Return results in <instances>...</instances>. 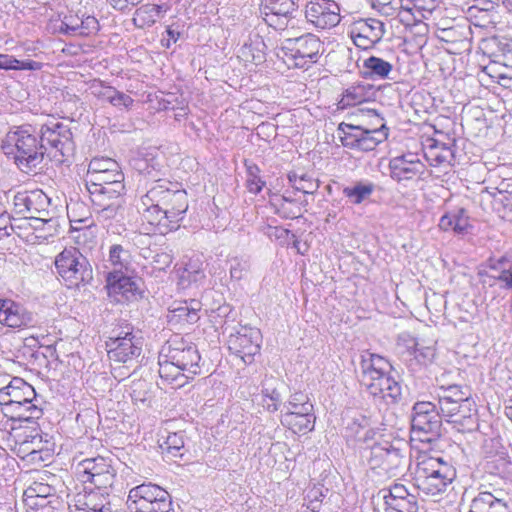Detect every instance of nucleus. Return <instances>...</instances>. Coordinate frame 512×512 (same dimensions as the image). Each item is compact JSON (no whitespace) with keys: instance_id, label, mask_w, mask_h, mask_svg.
I'll list each match as a JSON object with an SVG mask.
<instances>
[{"instance_id":"1","label":"nucleus","mask_w":512,"mask_h":512,"mask_svg":"<svg viewBox=\"0 0 512 512\" xmlns=\"http://www.w3.org/2000/svg\"><path fill=\"white\" fill-rule=\"evenodd\" d=\"M43 148L40 132L36 133L31 125L10 130L1 143L3 153L13 158L17 167L27 174L40 167L45 156Z\"/></svg>"},{"instance_id":"2","label":"nucleus","mask_w":512,"mask_h":512,"mask_svg":"<svg viewBox=\"0 0 512 512\" xmlns=\"http://www.w3.org/2000/svg\"><path fill=\"white\" fill-rule=\"evenodd\" d=\"M360 112L363 117L366 116L369 119V122L356 125L342 122L337 132L344 147L369 152L387 140L388 128L384 118L376 110L368 109Z\"/></svg>"},{"instance_id":"3","label":"nucleus","mask_w":512,"mask_h":512,"mask_svg":"<svg viewBox=\"0 0 512 512\" xmlns=\"http://www.w3.org/2000/svg\"><path fill=\"white\" fill-rule=\"evenodd\" d=\"M442 415L440 409L429 401L417 402L413 406L411 441L420 443V450H430L441 437Z\"/></svg>"},{"instance_id":"4","label":"nucleus","mask_w":512,"mask_h":512,"mask_svg":"<svg viewBox=\"0 0 512 512\" xmlns=\"http://www.w3.org/2000/svg\"><path fill=\"white\" fill-rule=\"evenodd\" d=\"M323 43L316 35L307 33L300 37L285 39L276 49V56L288 67L309 68L318 61Z\"/></svg>"},{"instance_id":"5","label":"nucleus","mask_w":512,"mask_h":512,"mask_svg":"<svg viewBox=\"0 0 512 512\" xmlns=\"http://www.w3.org/2000/svg\"><path fill=\"white\" fill-rule=\"evenodd\" d=\"M147 202H156L167 214L170 220L176 222V227H180V222L188 210V196L184 189L178 187L167 180L159 179L155 181L146 192Z\"/></svg>"},{"instance_id":"6","label":"nucleus","mask_w":512,"mask_h":512,"mask_svg":"<svg viewBox=\"0 0 512 512\" xmlns=\"http://www.w3.org/2000/svg\"><path fill=\"white\" fill-rule=\"evenodd\" d=\"M40 139L45 155L56 164L70 162L75 154L73 134L68 125L50 121L40 128Z\"/></svg>"},{"instance_id":"7","label":"nucleus","mask_w":512,"mask_h":512,"mask_svg":"<svg viewBox=\"0 0 512 512\" xmlns=\"http://www.w3.org/2000/svg\"><path fill=\"white\" fill-rule=\"evenodd\" d=\"M58 276L68 288H78L93 279V269L86 256L75 247L65 248L55 258Z\"/></svg>"},{"instance_id":"8","label":"nucleus","mask_w":512,"mask_h":512,"mask_svg":"<svg viewBox=\"0 0 512 512\" xmlns=\"http://www.w3.org/2000/svg\"><path fill=\"white\" fill-rule=\"evenodd\" d=\"M0 399L3 404L10 407L18 418L25 420L38 419L42 415V409L32 403L36 399L33 386L22 378L15 377L7 386L1 388Z\"/></svg>"},{"instance_id":"9","label":"nucleus","mask_w":512,"mask_h":512,"mask_svg":"<svg viewBox=\"0 0 512 512\" xmlns=\"http://www.w3.org/2000/svg\"><path fill=\"white\" fill-rule=\"evenodd\" d=\"M127 504L131 512H173L169 492L152 482L132 488Z\"/></svg>"},{"instance_id":"10","label":"nucleus","mask_w":512,"mask_h":512,"mask_svg":"<svg viewBox=\"0 0 512 512\" xmlns=\"http://www.w3.org/2000/svg\"><path fill=\"white\" fill-rule=\"evenodd\" d=\"M484 54L490 58V63L484 70L492 78L512 80V41L506 38L491 37L483 41Z\"/></svg>"},{"instance_id":"11","label":"nucleus","mask_w":512,"mask_h":512,"mask_svg":"<svg viewBox=\"0 0 512 512\" xmlns=\"http://www.w3.org/2000/svg\"><path fill=\"white\" fill-rule=\"evenodd\" d=\"M162 351L165 353L164 357L174 361V364L176 363L191 379L201 373V356L196 345L192 342L183 338L174 339L169 341L167 346L162 348Z\"/></svg>"},{"instance_id":"12","label":"nucleus","mask_w":512,"mask_h":512,"mask_svg":"<svg viewBox=\"0 0 512 512\" xmlns=\"http://www.w3.org/2000/svg\"><path fill=\"white\" fill-rule=\"evenodd\" d=\"M50 198L42 190L22 191L14 195L15 214L24 218L49 221Z\"/></svg>"},{"instance_id":"13","label":"nucleus","mask_w":512,"mask_h":512,"mask_svg":"<svg viewBox=\"0 0 512 512\" xmlns=\"http://www.w3.org/2000/svg\"><path fill=\"white\" fill-rule=\"evenodd\" d=\"M340 6L334 0H312L305 6L307 23L318 30L331 29L341 21Z\"/></svg>"},{"instance_id":"14","label":"nucleus","mask_w":512,"mask_h":512,"mask_svg":"<svg viewBox=\"0 0 512 512\" xmlns=\"http://www.w3.org/2000/svg\"><path fill=\"white\" fill-rule=\"evenodd\" d=\"M261 340L259 329L244 326L231 334L227 343L232 354L240 357L245 364H251L254 356L260 351Z\"/></svg>"},{"instance_id":"15","label":"nucleus","mask_w":512,"mask_h":512,"mask_svg":"<svg viewBox=\"0 0 512 512\" xmlns=\"http://www.w3.org/2000/svg\"><path fill=\"white\" fill-rule=\"evenodd\" d=\"M299 0H262L261 13L265 22L275 29L283 30L298 11Z\"/></svg>"},{"instance_id":"16","label":"nucleus","mask_w":512,"mask_h":512,"mask_svg":"<svg viewBox=\"0 0 512 512\" xmlns=\"http://www.w3.org/2000/svg\"><path fill=\"white\" fill-rule=\"evenodd\" d=\"M390 176L397 182L422 179L426 166L414 153L393 157L389 162Z\"/></svg>"},{"instance_id":"17","label":"nucleus","mask_w":512,"mask_h":512,"mask_svg":"<svg viewBox=\"0 0 512 512\" xmlns=\"http://www.w3.org/2000/svg\"><path fill=\"white\" fill-rule=\"evenodd\" d=\"M362 386L373 398L386 404H396L402 399V384L390 372L380 374Z\"/></svg>"},{"instance_id":"18","label":"nucleus","mask_w":512,"mask_h":512,"mask_svg":"<svg viewBox=\"0 0 512 512\" xmlns=\"http://www.w3.org/2000/svg\"><path fill=\"white\" fill-rule=\"evenodd\" d=\"M108 295L113 301L123 303L137 299L139 287L137 283L122 272H110L106 278Z\"/></svg>"},{"instance_id":"19","label":"nucleus","mask_w":512,"mask_h":512,"mask_svg":"<svg viewBox=\"0 0 512 512\" xmlns=\"http://www.w3.org/2000/svg\"><path fill=\"white\" fill-rule=\"evenodd\" d=\"M142 337L136 334L122 340H106L108 357L115 362L127 363L141 355Z\"/></svg>"},{"instance_id":"20","label":"nucleus","mask_w":512,"mask_h":512,"mask_svg":"<svg viewBox=\"0 0 512 512\" xmlns=\"http://www.w3.org/2000/svg\"><path fill=\"white\" fill-rule=\"evenodd\" d=\"M0 324L10 328H23L33 324V315L22 304L0 298Z\"/></svg>"},{"instance_id":"21","label":"nucleus","mask_w":512,"mask_h":512,"mask_svg":"<svg viewBox=\"0 0 512 512\" xmlns=\"http://www.w3.org/2000/svg\"><path fill=\"white\" fill-rule=\"evenodd\" d=\"M99 30V22L94 16L72 13L64 15L59 31L70 36H88Z\"/></svg>"},{"instance_id":"22","label":"nucleus","mask_w":512,"mask_h":512,"mask_svg":"<svg viewBox=\"0 0 512 512\" xmlns=\"http://www.w3.org/2000/svg\"><path fill=\"white\" fill-rule=\"evenodd\" d=\"M448 407L439 406L441 415L447 422L459 425L462 429H472L476 423L474 401L472 399L448 404Z\"/></svg>"},{"instance_id":"23","label":"nucleus","mask_w":512,"mask_h":512,"mask_svg":"<svg viewBox=\"0 0 512 512\" xmlns=\"http://www.w3.org/2000/svg\"><path fill=\"white\" fill-rule=\"evenodd\" d=\"M142 204L145 206L143 211V219L153 227V232L166 235L171 231L177 230L176 222L170 220L167 214L161 209L156 202H147L146 194L141 198Z\"/></svg>"},{"instance_id":"24","label":"nucleus","mask_w":512,"mask_h":512,"mask_svg":"<svg viewBox=\"0 0 512 512\" xmlns=\"http://www.w3.org/2000/svg\"><path fill=\"white\" fill-rule=\"evenodd\" d=\"M377 94L378 89L374 85L365 82L356 83L343 91L338 107L345 109L364 102H370L376 99Z\"/></svg>"},{"instance_id":"25","label":"nucleus","mask_w":512,"mask_h":512,"mask_svg":"<svg viewBox=\"0 0 512 512\" xmlns=\"http://www.w3.org/2000/svg\"><path fill=\"white\" fill-rule=\"evenodd\" d=\"M93 484L94 482H89V486H84L83 490L75 495V506L86 507L96 512H111L108 495H105L99 487H94Z\"/></svg>"},{"instance_id":"26","label":"nucleus","mask_w":512,"mask_h":512,"mask_svg":"<svg viewBox=\"0 0 512 512\" xmlns=\"http://www.w3.org/2000/svg\"><path fill=\"white\" fill-rule=\"evenodd\" d=\"M360 368V382L362 385L373 378L378 377V375L385 372H391L392 370V366L387 359L378 354L369 352H366L361 356Z\"/></svg>"},{"instance_id":"27","label":"nucleus","mask_w":512,"mask_h":512,"mask_svg":"<svg viewBox=\"0 0 512 512\" xmlns=\"http://www.w3.org/2000/svg\"><path fill=\"white\" fill-rule=\"evenodd\" d=\"M165 353L161 350L159 354V376L164 383L171 385L172 388L183 387L190 378L174 361L164 357Z\"/></svg>"},{"instance_id":"28","label":"nucleus","mask_w":512,"mask_h":512,"mask_svg":"<svg viewBox=\"0 0 512 512\" xmlns=\"http://www.w3.org/2000/svg\"><path fill=\"white\" fill-rule=\"evenodd\" d=\"M201 303L197 300L173 303L169 309L168 320L175 324H194L199 320Z\"/></svg>"},{"instance_id":"29","label":"nucleus","mask_w":512,"mask_h":512,"mask_svg":"<svg viewBox=\"0 0 512 512\" xmlns=\"http://www.w3.org/2000/svg\"><path fill=\"white\" fill-rule=\"evenodd\" d=\"M266 44L259 34L250 35L238 51V57L245 63L259 65L266 60Z\"/></svg>"},{"instance_id":"30","label":"nucleus","mask_w":512,"mask_h":512,"mask_svg":"<svg viewBox=\"0 0 512 512\" xmlns=\"http://www.w3.org/2000/svg\"><path fill=\"white\" fill-rule=\"evenodd\" d=\"M169 7L166 4L158 5L147 3L138 7L134 13L133 23L137 28H148L164 17Z\"/></svg>"},{"instance_id":"31","label":"nucleus","mask_w":512,"mask_h":512,"mask_svg":"<svg viewBox=\"0 0 512 512\" xmlns=\"http://www.w3.org/2000/svg\"><path fill=\"white\" fill-rule=\"evenodd\" d=\"M159 441V449L166 461H175L176 458H182L187 449L185 447V435L183 431L168 433Z\"/></svg>"},{"instance_id":"32","label":"nucleus","mask_w":512,"mask_h":512,"mask_svg":"<svg viewBox=\"0 0 512 512\" xmlns=\"http://www.w3.org/2000/svg\"><path fill=\"white\" fill-rule=\"evenodd\" d=\"M439 228L443 231L452 230L454 233L462 235L467 233L469 217L464 208H456L445 213L439 220Z\"/></svg>"},{"instance_id":"33","label":"nucleus","mask_w":512,"mask_h":512,"mask_svg":"<svg viewBox=\"0 0 512 512\" xmlns=\"http://www.w3.org/2000/svg\"><path fill=\"white\" fill-rule=\"evenodd\" d=\"M93 206H103L109 203H121V197L125 190L124 184H114L109 187L87 188Z\"/></svg>"},{"instance_id":"34","label":"nucleus","mask_w":512,"mask_h":512,"mask_svg":"<svg viewBox=\"0 0 512 512\" xmlns=\"http://www.w3.org/2000/svg\"><path fill=\"white\" fill-rule=\"evenodd\" d=\"M279 385L280 381L273 377H266L262 382V405L269 412L277 411L282 403Z\"/></svg>"},{"instance_id":"35","label":"nucleus","mask_w":512,"mask_h":512,"mask_svg":"<svg viewBox=\"0 0 512 512\" xmlns=\"http://www.w3.org/2000/svg\"><path fill=\"white\" fill-rule=\"evenodd\" d=\"M353 33L367 37L369 40L379 42L384 34V23L378 19H359L352 25Z\"/></svg>"},{"instance_id":"36","label":"nucleus","mask_w":512,"mask_h":512,"mask_svg":"<svg viewBox=\"0 0 512 512\" xmlns=\"http://www.w3.org/2000/svg\"><path fill=\"white\" fill-rule=\"evenodd\" d=\"M363 74L371 79H387L392 72L393 65L376 56H370L363 60Z\"/></svg>"},{"instance_id":"37","label":"nucleus","mask_w":512,"mask_h":512,"mask_svg":"<svg viewBox=\"0 0 512 512\" xmlns=\"http://www.w3.org/2000/svg\"><path fill=\"white\" fill-rule=\"evenodd\" d=\"M124 174L120 170V167L116 169H110L102 174H87L86 175V187H109L114 184H124Z\"/></svg>"},{"instance_id":"38","label":"nucleus","mask_w":512,"mask_h":512,"mask_svg":"<svg viewBox=\"0 0 512 512\" xmlns=\"http://www.w3.org/2000/svg\"><path fill=\"white\" fill-rule=\"evenodd\" d=\"M370 420L362 415H355L346 426V437L354 438L357 441H366L370 433Z\"/></svg>"},{"instance_id":"39","label":"nucleus","mask_w":512,"mask_h":512,"mask_svg":"<svg viewBox=\"0 0 512 512\" xmlns=\"http://www.w3.org/2000/svg\"><path fill=\"white\" fill-rule=\"evenodd\" d=\"M83 473L90 476V478L104 476L105 479L113 477L110 471V464L103 457H96L85 459L80 463Z\"/></svg>"},{"instance_id":"40","label":"nucleus","mask_w":512,"mask_h":512,"mask_svg":"<svg viewBox=\"0 0 512 512\" xmlns=\"http://www.w3.org/2000/svg\"><path fill=\"white\" fill-rule=\"evenodd\" d=\"M108 261L114 268V272H122L131 262V252L122 244H112L109 248Z\"/></svg>"},{"instance_id":"41","label":"nucleus","mask_w":512,"mask_h":512,"mask_svg":"<svg viewBox=\"0 0 512 512\" xmlns=\"http://www.w3.org/2000/svg\"><path fill=\"white\" fill-rule=\"evenodd\" d=\"M438 393V404L449 408L448 404H454L465 400H470V394L459 385L441 386Z\"/></svg>"},{"instance_id":"42","label":"nucleus","mask_w":512,"mask_h":512,"mask_svg":"<svg viewBox=\"0 0 512 512\" xmlns=\"http://www.w3.org/2000/svg\"><path fill=\"white\" fill-rule=\"evenodd\" d=\"M281 423L295 433H306L314 429L315 416L314 414L305 416L282 415Z\"/></svg>"},{"instance_id":"43","label":"nucleus","mask_w":512,"mask_h":512,"mask_svg":"<svg viewBox=\"0 0 512 512\" xmlns=\"http://www.w3.org/2000/svg\"><path fill=\"white\" fill-rule=\"evenodd\" d=\"M484 471L492 477H499L502 480H507L512 474V463L504 456H500L486 461L484 464Z\"/></svg>"},{"instance_id":"44","label":"nucleus","mask_w":512,"mask_h":512,"mask_svg":"<svg viewBox=\"0 0 512 512\" xmlns=\"http://www.w3.org/2000/svg\"><path fill=\"white\" fill-rule=\"evenodd\" d=\"M374 191V184L358 182L354 186L345 187L343 194L352 204H361L368 199Z\"/></svg>"},{"instance_id":"45","label":"nucleus","mask_w":512,"mask_h":512,"mask_svg":"<svg viewBox=\"0 0 512 512\" xmlns=\"http://www.w3.org/2000/svg\"><path fill=\"white\" fill-rule=\"evenodd\" d=\"M55 493L56 488L48 482H32V484L24 490L23 495L26 501H31L38 498L46 499Z\"/></svg>"},{"instance_id":"46","label":"nucleus","mask_w":512,"mask_h":512,"mask_svg":"<svg viewBox=\"0 0 512 512\" xmlns=\"http://www.w3.org/2000/svg\"><path fill=\"white\" fill-rule=\"evenodd\" d=\"M328 492L327 488H324L322 482H313L312 485L309 486L306 490V498L308 500V508L312 511H316L323 498L326 496Z\"/></svg>"},{"instance_id":"47","label":"nucleus","mask_w":512,"mask_h":512,"mask_svg":"<svg viewBox=\"0 0 512 512\" xmlns=\"http://www.w3.org/2000/svg\"><path fill=\"white\" fill-rule=\"evenodd\" d=\"M385 505L390 503H398L397 500L415 499V496L411 493L409 488L395 482L394 485L389 489L388 493L383 496Z\"/></svg>"},{"instance_id":"48","label":"nucleus","mask_w":512,"mask_h":512,"mask_svg":"<svg viewBox=\"0 0 512 512\" xmlns=\"http://www.w3.org/2000/svg\"><path fill=\"white\" fill-rule=\"evenodd\" d=\"M413 490L426 496H436L444 492L449 482H409Z\"/></svg>"},{"instance_id":"49","label":"nucleus","mask_w":512,"mask_h":512,"mask_svg":"<svg viewBox=\"0 0 512 512\" xmlns=\"http://www.w3.org/2000/svg\"><path fill=\"white\" fill-rule=\"evenodd\" d=\"M265 186V181H263L259 176V168L256 165H249L247 167V179H246V187L250 193L258 194L262 191Z\"/></svg>"},{"instance_id":"50","label":"nucleus","mask_w":512,"mask_h":512,"mask_svg":"<svg viewBox=\"0 0 512 512\" xmlns=\"http://www.w3.org/2000/svg\"><path fill=\"white\" fill-rule=\"evenodd\" d=\"M483 453L487 457H500L505 455V448L500 436L486 438L482 445Z\"/></svg>"},{"instance_id":"51","label":"nucleus","mask_w":512,"mask_h":512,"mask_svg":"<svg viewBox=\"0 0 512 512\" xmlns=\"http://www.w3.org/2000/svg\"><path fill=\"white\" fill-rule=\"evenodd\" d=\"M250 269V262L243 257H234L230 260V277L233 280H242Z\"/></svg>"},{"instance_id":"52","label":"nucleus","mask_w":512,"mask_h":512,"mask_svg":"<svg viewBox=\"0 0 512 512\" xmlns=\"http://www.w3.org/2000/svg\"><path fill=\"white\" fill-rule=\"evenodd\" d=\"M118 166L119 164L111 158H94L89 163L87 174H102Z\"/></svg>"},{"instance_id":"53","label":"nucleus","mask_w":512,"mask_h":512,"mask_svg":"<svg viewBox=\"0 0 512 512\" xmlns=\"http://www.w3.org/2000/svg\"><path fill=\"white\" fill-rule=\"evenodd\" d=\"M93 208L97 214L98 221H107L117 216L121 203H109L103 206H93Z\"/></svg>"},{"instance_id":"54","label":"nucleus","mask_w":512,"mask_h":512,"mask_svg":"<svg viewBox=\"0 0 512 512\" xmlns=\"http://www.w3.org/2000/svg\"><path fill=\"white\" fill-rule=\"evenodd\" d=\"M90 89L92 95L97 99L109 102L115 88L104 84L102 81H94Z\"/></svg>"},{"instance_id":"55","label":"nucleus","mask_w":512,"mask_h":512,"mask_svg":"<svg viewBox=\"0 0 512 512\" xmlns=\"http://www.w3.org/2000/svg\"><path fill=\"white\" fill-rule=\"evenodd\" d=\"M386 505V512H418V506L415 499L397 500Z\"/></svg>"},{"instance_id":"56","label":"nucleus","mask_w":512,"mask_h":512,"mask_svg":"<svg viewBox=\"0 0 512 512\" xmlns=\"http://www.w3.org/2000/svg\"><path fill=\"white\" fill-rule=\"evenodd\" d=\"M109 103L116 108L128 110L133 105L134 100L128 94L114 89Z\"/></svg>"},{"instance_id":"57","label":"nucleus","mask_w":512,"mask_h":512,"mask_svg":"<svg viewBox=\"0 0 512 512\" xmlns=\"http://www.w3.org/2000/svg\"><path fill=\"white\" fill-rule=\"evenodd\" d=\"M437 466L436 470L432 472L435 473V478H440L442 480H454L455 478V470L452 466L442 461L441 458H436Z\"/></svg>"},{"instance_id":"58","label":"nucleus","mask_w":512,"mask_h":512,"mask_svg":"<svg viewBox=\"0 0 512 512\" xmlns=\"http://www.w3.org/2000/svg\"><path fill=\"white\" fill-rule=\"evenodd\" d=\"M318 188V182L313 180L308 174H302L299 178V185L295 186L297 191H301L305 194H313Z\"/></svg>"},{"instance_id":"59","label":"nucleus","mask_w":512,"mask_h":512,"mask_svg":"<svg viewBox=\"0 0 512 512\" xmlns=\"http://www.w3.org/2000/svg\"><path fill=\"white\" fill-rule=\"evenodd\" d=\"M133 335H135L133 326L128 323H122L112 329L107 340H122Z\"/></svg>"},{"instance_id":"60","label":"nucleus","mask_w":512,"mask_h":512,"mask_svg":"<svg viewBox=\"0 0 512 512\" xmlns=\"http://www.w3.org/2000/svg\"><path fill=\"white\" fill-rule=\"evenodd\" d=\"M437 460L434 458L425 460L418 464L417 468V477L418 478H435V473L432 472L436 470Z\"/></svg>"},{"instance_id":"61","label":"nucleus","mask_w":512,"mask_h":512,"mask_svg":"<svg viewBox=\"0 0 512 512\" xmlns=\"http://www.w3.org/2000/svg\"><path fill=\"white\" fill-rule=\"evenodd\" d=\"M497 497V495H494L490 492H481L474 499V506L480 510H484L485 508L489 509Z\"/></svg>"},{"instance_id":"62","label":"nucleus","mask_w":512,"mask_h":512,"mask_svg":"<svg viewBox=\"0 0 512 512\" xmlns=\"http://www.w3.org/2000/svg\"><path fill=\"white\" fill-rule=\"evenodd\" d=\"M172 263V256L167 252L156 253L153 257L154 268L159 271L166 270Z\"/></svg>"},{"instance_id":"63","label":"nucleus","mask_w":512,"mask_h":512,"mask_svg":"<svg viewBox=\"0 0 512 512\" xmlns=\"http://www.w3.org/2000/svg\"><path fill=\"white\" fill-rule=\"evenodd\" d=\"M12 230L10 215L5 209H0V240L9 236Z\"/></svg>"},{"instance_id":"64","label":"nucleus","mask_w":512,"mask_h":512,"mask_svg":"<svg viewBox=\"0 0 512 512\" xmlns=\"http://www.w3.org/2000/svg\"><path fill=\"white\" fill-rule=\"evenodd\" d=\"M307 414H313V404L312 403H306L303 405L296 406L294 408L288 407V408H286V412L283 415L305 416Z\"/></svg>"}]
</instances>
